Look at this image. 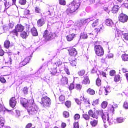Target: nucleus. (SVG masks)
Masks as SVG:
<instances>
[{
    "instance_id": "f257e3e1",
    "label": "nucleus",
    "mask_w": 128,
    "mask_h": 128,
    "mask_svg": "<svg viewBox=\"0 0 128 128\" xmlns=\"http://www.w3.org/2000/svg\"><path fill=\"white\" fill-rule=\"evenodd\" d=\"M80 4L78 0H75L70 2L68 5L66 12L68 14L72 13L77 10L79 7Z\"/></svg>"
},
{
    "instance_id": "f03ea898",
    "label": "nucleus",
    "mask_w": 128,
    "mask_h": 128,
    "mask_svg": "<svg viewBox=\"0 0 128 128\" xmlns=\"http://www.w3.org/2000/svg\"><path fill=\"white\" fill-rule=\"evenodd\" d=\"M56 36L55 34L52 32H49L47 30H46L43 34V37L46 41L54 39Z\"/></svg>"
},
{
    "instance_id": "7ed1b4c3",
    "label": "nucleus",
    "mask_w": 128,
    "mask_h": 128,
    "mask_svg": "<svg viewBox=\"0 0 128 128\" xmlns=\"http://www.w3.org/2000/svg\"><path fill=\"white\" fill-rule=\"evenodd\" d=\"M27 111L30 115H34L36 113L38 110L37 106L33 105L27 108Z\"/></svg>"
},
{
    "instance_id": "20e7f679",
    "label": "nucleus",
    "mask_w": 128,
    "mask_h": 128,
    "mask_svg": "<svg viewBox=\"0 0 128 128\" xmlns=\"http://www.w3.org/2000/svg\"><path fill=\"white\" fill-rule=\"evenodd\" d=\"M94 50L96 54L98 56H102L104 54V51L100 45H95Z\"/></svg>"
},
{
    "instance_id": "39448f33",
    "label": "nucleus",
    "mask_w": 128,
    "mask_h": 128,
    "mask_svg": "<svg viewBox=\"0 0 128 128\" xmlns=\"http://www.w3.org/2000/svg\"><path fill=\"white\" fill-rule=\"evenodd\" d=\"M51 101L50 98L47 96H43L41 98V103L44 106H48L50 104Z\"/></svg>"
},
{
    "instance_id": "423d86ee",
    "label": "nucleus",
    "mask_w": 128,
    "mask_h": 128,
    "mask_svg": "<svg viewBox=\"0 0 128 128\" xmlns=\"http://www.w3.org/2000/svg\"><path fill=\"white\" fill-rule=\"evenodd\" d=\"M24 29V27L21 24H18L15 27V30L10 32V33L17 36L18 32L22 31Z\"/></svg>"
},
{
    "instance_id": "0eeeda50",
    "label": "nucleus",
    "mask_w": 128,
    "mask_h": 128,
    "mask_svg": "<svg viewBox=\"0 0 128 128\" xmlns=\"http://www.w3.org/2000/svg\"><path fill=\"white\" fill-rule=\"evenodd\" d=\"M99 113L102 116L104 123H105L106 121L109 122V117L108 114L107 112H103L102 110H101L99 112Z\"/></svg>"
},
{
    "instance_id": "6e6552de",
    "label": "nucleus",
    "mask_w": 128,
    "mask_h": 128,
    "mask_svg": "<svg viewBox=\"0 0 128 128\" xmlns=\"http://www.w3.org/2000/svg\"><path fill=\"white\" fill-rule=\"evenodd\" d=\"M92 20V18H88L86 19H82L81 20V22H79L78 24V26H81L84 24L88 23Z\"/></svg>"
},
{
    "instance_id": "1a4fd4ad",
    "label": "nucleus",
    "mask_w": 128,
    "mask_h": 128,
    "mask_svg": "<svg viewBox=\"0 0 128 128\" xmlns=\"http://www.w3.org/2000/svg\"><path fill=\"white\" fill-rule=\"evenodd\" d=\"M118 18L120 21L122 22H124L127 21L128 16L126 14L122 13L119 15Z\"/></svg>"
},
{
    "instance_id": "9d476101",
    "label": "nucleus",
    "mask_w": 128,
    "mask_h": 128,
    "mask_svg": "<svg viewBox=\"0 0 128 128\" xmlns=\"http://www.w3.org/2000/svg\"><path fill=\"white\" fill-rule=\"evenodd\" d=\"M69 54L72 56H76L77 54V52L76 49L73 48H70L68 50Z\"/></svg>"
},
{
    "instance_id": "9b49d317",
    "label": "nucleus",
    "mask_w": 128,
    "mask_h": 128,
    "mask_svg": "<svg viewBox=\"0 0 128 128\" xmlns=\"http://www.w3.org/2000/svg\"><path fill=\"white\" fill-rule=\"evenodd\" d=\"M20 103L22 106L25 108L28 107V101L25 98H21L20 100Z\"/></svg>"
},
{
    "instance_id": "f8f14e48",
    "label": "nucleus",
    "mask_w": 128,
    "mask_h": 128,
    "mask_svg": "<svg viewBox=\"0 0 128 128\" xmlns=\"http://www.w3.org/2000/svg\"><path fill=\"white\" fill-rule=\"evenodd\" d=\"M20 103L22 106L25 108L28 107V101L25 98H21L20 100Z\"/></svg>"
},
{
    "instance_id": "ddd939ff",
    "label": "nucleus",
    "mask_w": 128,
    "mask_h": 128,
    "mask_svg": "<svg viewBox=\"0 0 128 128\" xmlns=\"http://www.w3.org/2000/svg\"><path fill=\"white\" fill-rule=\"evenodd\" d=\"M45 22L44 18H42L37 21V25L39 27H41L45 24Z\"/></svg>"
},
{
    "instance_id": "4468645a",
    "label": "nucleus",
    "mask_w": 128,
    "mask_h": 128,
    "mask_svg": "<svg viewBox=\"0 0 128 128\" xmlns=\"http://www.w3.org/2000/svg\"><path fill=\"white\" fill-rule=\"evenodd\" d=\"M16 103L15 97L11 98L10 100V104L12 108H14L16 106Z\"/></svg>"
},
{
    "instance_id": "2eb2a0df",
    "label": "nucleus",
    "mask_w": 128,
    "mask_h": 128,
    "mask_svg": "<svg viewBox=\"0 0 128 128\" xmlns=\"http://www.w3.org/2000/svg\"><path fill=\"white\" fill-rule=\"evenodd\" d=\"M106 24L108 26L112 27L114 26V24L112 20L110 19H106L105 21Z\"/></svg>"
},
{
    "instance_id": "dca6fc26",
    "label": "nucleus",
    "mask_w": 128,
    "mask_h": 128,
    "mask_svg": "<svg viewBox=\"0 0 128 128\" xmlns=\"http://www.w3.org/2000/svg\"><path fill=\"white\" fill-rule=\"evenodd\" d=\"M31 58V56L26 57L24 59L22 62V64L23 66H24L28 63Z\"/></svg>"
},
{
    "instance_id": "f3484780",
    "label": "nucleus",
    "mask_w": 128,
    "mask_h": 128,
    "mask_svg": "<svg viewBox=\"0 0 128 128\" xmlns=\"http://www.w3.org/2000/svg\"><path fill=\"white\" fill-rule=\"evenodd\" d=\"M75 36V34H72L67 36L66 38L68 41H70L72 40Z\"/></svg>"
},
{
    "instance_id": "a211bd4d",
    "label": "nucleus",
    "mask_w": 128,
    "mask_h": 128,
    "mask_svg": "<svg viewBox=\"0 0 128 128\" xmlns=\"http://www.w3.org/2000/svg\"><path fill=\"white\" fill-rule=\"evenodd\" d=\"M119 8L120 7L118 5H114L112 8V12L114 13H116L118 11Z\"/></svg>"
},
{
    "instance_id": "6ab92c4d",
    "label": "nucleus",
    "mask_w": 128,
    "mask_h": 128,
    "mask_svg": "<svg viewBox=\"0 0 128 128\" xmlns=\"http://www.w3.org/2000/svg\"><path fill=\"white\" fill-rule=\"evenodd\" d=\"M53 66L54 67L52 68V71L51 73L52 75H56L57 72V71L56 70L57 65L56 63H54L53 65Z\"/></svg>"
},
{
    "instance_id": "aec40b11",
    "label": "nucleus",
    "mask_w": 128,
    "mask_h": 128,
    "mask_svg": "<svg viewBox=\"0 0 128 128\" xmlns=\"http://www.w3.org/2000/svg\"><path fill=\"white\" fill-rule=\"evenodd\" d=\"M4 45L5 48H8L9 47H11L12 44H10L9 41L6 40L4 42Z\"/></svg>"
},
{
    "instance_id": "412c9836",
    "label": "nucleus",
    "mask_w": 128,
    "mask_h": 128,
    "mask_svg": "<svg viewBox=\"0 0 128 128\" xmlns=\"http://www.w3.org/2000/svg\"><path fill=\"white\" fill-rule=\"evenodd\" d=\"M32 34L34 36H36L38 35V33L36 29L34 27H33L31 29Z\"/></svg>"
},
{
    "instance_id": "4be33fe9",
    "label": "nucleus",
    "mask_w": 128,
    "mask_h": 128,
    "mask_svg": "<svg viewBox=\"0 0 128 128\" xmlns=\"http://www.w3.org/2000/svg\"><path fill=\"white\" fill-rule=\"evenodd\" d=\"M122 60L124 61H128V54H125L121 56Z\"/></svg>"
},
{
    "instance_id": "5701e85b",
    "label": "nucleus",
    "mask_w": 128,
    "mask_h": 128,
    "mask_svg": "<svg viewBox=\"0 0 128 128\" xmlns=\"http://www.w3.org/2000/svg\"><path fill=\"white\" fill-rule=\"evenodd\" d=\"M61 81L63 84H67L68 82V79L66 77H63L61 79Z\"/></svg>"
},
{
    "instance_id": "b1692460",
    "label": "nucleus",
    "mask_w": 128,
    "mask_h": 128,
    "mask_svg": "<svg viewBox=\"0 0 128 128\" xmlns=\"http://www.w3.org/2000/svg\"><path fill=\"white\" fill-rule=\"evenodd\" d=\"M76 59H73L72 60V59H70L69 61L70 62V63L71 64V65L72 66H76Z\"/></svg>"
},
{
    "instance_id": "393cba45",
    "label": "nucleus",
    "mask_w": 128,
    "mask_h": 128,
    "mask_svg": "<svg viewBox=\"0 0 128 128\" xmlns=\"http://www.w3.org/2000/svg\"><path fill=\"white\" fill-rule=\"evenodd\" d=\"M87 93L91 95L94 94L95 93V92L94 90L90 88H88L87 90Z\"/></svg>"
},
{
    "instance_id": "a878e982",
    "label": "nucleus",
    "mask_w": 128,
    "mask_h": 128,
    "mask_svg": "<svg viewBox=\"0 0 128 128\" xmlns=\"http://www.w3.org/2000/svg\"><path fill=\"white\" fill-rule=\"evenodd\" d=\"M83 83L84 84H87L90 83V80L88 76L84 77L83 81Z\"/></svg>"
},
{
    "instance_id": "bb28decb",
    "label": "nucleus",
    "mask_w": 128,
    "mask_h": 128,
    "mask_svg": "<svg viewBox=\"0 0 128 128\" xmlns=\"http://www.w3.org/2000/svg\"><path fill=\"white\" fill-rule=\"evenodd\" d=\"M29 34V33L28 32H24L21 34V36L22 38H25L28 36Z\"/></svg>"
},
{
    "instance_id": "cd10ccee",
    "label": "nucleus",
    "mask_w": 128,
    "mask_h": 128,
    "mask_svg": "<svg viewBox=\"0 0 128 128\" xmlns=\"http://www.w3.org/2000/svg\"><path fill=\"white\" fill-rule=\"evenodd\" d=\"M88 38V36L86 33L83 32L81 34L80 38V39H86Z\"/></svg>"
},
{
    "instance_id": "c85d7f7f",
    "label": "nucleus",
    "mask_w": 128,
    "mask_h": 128,
    "mask_svg": "<svg viewBox=\"0 0 128 128\" xmlns=\"http://www.w3.org/2000/svg\"><path fill=\"white\" fill-rule=\"evenodd\" d=\"M121 33L123 35V38L125 40H128V34L124 33L123 31H121Z\"/></svg>"
},
{
    "instance_id": "c756f323",
    "label": "nucleus",
    "mask_w": 128,
    "mask_h": 128,
    "mask_svg": "<svg viewBox=\"0 0 128 128\" xmlns=\"http://www.w3.org/2000/svg\"><path fill=\"white\" fill-rule=\"evenodd\" d=\"M98 19H96V20H94L93 22L92 23V27H94L97 26L98 24Z\"/></svg>"
},
{
    "instance_id": "7c9ffc66",
    "label": "nucleus",
    "mask_w": 128,
    "mask_h": 128,
    "mask_svg": "<svg viewBox=\"0 0 128 128\" xmlns=\"http://www.w3.org/2000/svg\"><path fill=\"white\" fill-rule=\"evenodd\" d=\"M90 123L92 126H95L97 124L98 120H94L91 121Z\"/></svg>"
},
{
    "instance_id": "2f4dec72",
    "label": "nucleus",
    "mask_w": 128,
    "mask_h": 128,
    "mask_svg": "<svg viewBox=\"0 0 128 128\" xmlns=\"http://www.w3.org/2000/svg\"><path fill=\"white\" fill-rule=\"evenodd\" d=\"M108 103L106 101L103 102L101 106L103 108H104L107 106Z\"/></svg>"
},
{
    "instance_id": "473e14b6",
    "label": "nucleus",
    "mask_w": 128,
    "mask_h": 128,
    "mask_svg": "<svg viewBox=\"0 0 128 128\" xmlns=\"http://www.w3.org/2000/svg\"><path fill=\"white\" fill-rule=\"evenodd\" d=\"M2 118L0 117V128H2L4 125V120Z\"/></svg>"
},
{
    "instance_id": "72a5a7b5",
    "label": "nucleus",
    "mask_w": 128,
    "mask_h": 128,
    "mask_svg": "<svg viewBox=\"0 0 128 128\" xmlns=\"http://www.w3.org/2000/svg\"><path fill=\"white\" fill-rule=\"evenodd\" d=\"M120 77L118 75H116L114 79V81L116 82H117L120 80Z\"/></svg>"
},
{
    "instance_id": "f704fd0d",
    "label": "nucleus",
    "mask_w": 128,
    "mask_h": 128,
    "mask_svg": "<svg viewBox=\"0 0 128 128\" xmlns=\"http://www.w3.org/2000/svg\"><path fill=\"white\" fill-rule=\"evenodd\" d=\"M83 117L86 120H89L90 118V117L88 115L86 114H84L82 115Z\"/></svg>"
},
{
    "instance_id": "c9c22d12",
    "label": "nucleus",
    "mask_w": 128,
    "mask_h": 128,
    "mask_svg": "<svg viewBox=\"0 0 128 128\" xmlns=\"http://www.w3.org/2000/svg\"><path fill=\"white\" fill-rule=\"evenodd\" d=\"M33 102L34 101L32 99H31L28 101V107L32 106L33 105H34V104H33Z\"/></svg>"
},
{
    "instance_id": "e433bc0d",
    "label": "nucleus",
    "mask_w": 128,
    "mask_h": 128,
    "mask_svg": "<svg viewBox=\"0 0 128 128\" xmlns=\"http://www.w3.org/2000/svg\"><path fill=\"white\" fill-rule=\"evenodd\" d=\"M124 119L122 118H118L116 119L117 122L119 123L122 122H123Z\"/></svg>"
},
{
    "instance_id": "4c0bfd02",
    "label": "nucleus",
    "mask_w": 128,
    "mask_h": 128,
    "mask_svg": "<svg viewBox=\"0 0 128 128\" xmlns=\"http://www.w3.org/2000/svg\"><path fill=\"white\" fill-rule=\"evenodd\" d=\"M85 73V71L84 70H82L78 72V75L80 76H83Z\"/></svg>"
},
{
    "instance_id": "58836bf2",
    "label": "nucleus",
    "mask_w": 128,
    "mask_h": 128,
    "mask_svg": "<svg viewBox=\"0 0 128 128\" xmlns=\"http://www.w3.org/2000/svg\"><path fill=\"white\" fill-rule=\"evenodd\" d=\"M101 80L98 78L96 80V85L98 86H100L101 84Z\"/></svg>"
},
{
    "instance_id": "ea45409f",
    "label": "nucleus",
    "mask_w": 128,
    "mask_h": 128,
    "mask_svg": "<svg viewBox=\"0 0 128 128\" xmlns=\"http://www.w3.org/2000/svg\"><path fill=\"white\" fill-rule=\"evenodd\" d=\"M28 88L26 87H24L23 89L24 93L25 94H27L28 93Z\"/></svg>"
},
{
    "instance_id": "a19ab883",
    "label": "nucleus",
    "mask_w": 128,
    "mask_h": 128,
    "mask_svg": "<svg viewBox=\"0 0 128 128\" xmlns=\"http://www.w3.org/2000/svg\"><path fill=\"white\" fill-rule=\"evenodd\" d=\"M59 4L62 5H65L66 4V2L64 0H59Z\"/></svg>"
},
{
    "instance_id": "79ce46f5",
    "label": "nucleus",
    "mask_w": 128,
    "mask_h": 128,
    "mask_svg": "<svg viewBox=\"0 0 128 128\" xmlns=\"http://www.w3.org/2000/svg\"><path fill=\"white\" fill-rule=\"evenodd\" d=\"M15 112L16 113V117L18 118L19 117L20 115V111L18 110H15Z\"/></svg>"
},
{
    "instance_id": "37998d69",
    "label": "nucleus",
    "mask_w": 128,
    "mask_h": 128,
    "mask_svg": "<svg viewBox=\"0 0 128 128\" xmlns=\"http://www.w3.org/2000/svg\"><path fill=\"white\" fill-rule=\"evenodd\" d=\"M115 73L116 72L114 70H111L110 72V76H113L115 74Z\"/></svg>"
},
{
    "instance_id": "c03bdc74",
    "label": "nucleus",
    "mask_w": 128,
    "mask_h": 128,
    "mask_svg": "<svg viewBox=\"0 0 128 128\" xmlns=\"http://www.w3.org/2000/svg\"><path fill=\"white\" fill-rule=\"evenodd\" d=\"M65 104L68 108H69L71 105V102L70 101H66L65 103Z\"/></svg>"
},
{
    "instance_id": "a18cd8bd",
    "label": "nucleus",
    "mask_w": 128,
    "mask_h": 128,
    "mask_svg": "<svg viewBox=\"0 0 128 128\" xmlns=\"http://www.w3.org/2000/svg\"><path fill=\"white\" fill-rule=\"evenodd\" d=\"M63 115L65 118L68 117L69 116V114L68 112L66 111L64 112L63 113Z\"/></svg>"
},
{
    "instance_id": "49530a36",
    "label": "nucleus",
    "mask_w": 128,
    "mask_h": 128,
    "mask_svg": "<svg viewBox=\"0 0 128 128\" xmlns=\"http://www.w3.org/2000/svg\"><path fill=\"white\" fill-rule=\"evenodd\" d=\"M59 99L60 101H63L65 100V98L64 96L61 95L60 96Z\"/></svg>"
},
{
    "instance_id": "de8ad7c7",
    "label": "nucleus",
    "mask_w": 128,
    "mask_h": 128,
    "mask_svg": "<svg viewBox=\"0 0 128 128\" xmlns=\"http://www.w3.org/2000/svg\"><path fill=\"white\" fill-rule=\"evenodd\" d=\"M19 3L22 5H24L26 4V0H20Z\"/></svg>"
},
{
    "instance_id": "09e8293b",
    "label": "nucleus",
    "mask_w": 128,
    "mask_h": 128,
    "mask_svg": "<svg viewBox=\"0 0 128 128\" xmlns=\"http://www.w3.org/2000/svg\"><path fill=\"white\" fill-rule=\"evenodd\" d=\"M36 12L38 13H40L41 12V10L39 7H37L35 8Z\"/></svg>"
},
{
    "instance_id": "8fccbe9b",
    "label": "nucleus",
    "mask_w": 128,
    "mask_h": 128,
    "mask_svg": "<svg viewBox=\"0 0 128 128\" xmlns=\"http://www.w3.org/2000/svg\"><path fill=\"white\" fill-rule=\"evenodd\" d=\"M9 28H12L14 26V23L13 22H11L9 23L8 24Z\"/></svg>"
},
{
    "instance_id": "3c124183",
    "label": "nucleus",
    "mask_w": 128,
    "mask_h": 128,
    "mask_svg": "<svg viewBox=\"0 0 128 128\" xmlns=\"http://www.w3.org/2000/svg\"><path fill=\"white\" fill-rule=\"evenodd\" d=\"M108 110H110V111L113 113L114 111V108L113 106H110V107L108 108Z\"/></svg>"
},
{
    "instance_id": "603ef678",
    "label": "nucleus",
    "mask_w": 128,
    "mask_h": 128,
    "mask_svg": "<svg viewBox=\"0 0 128 128\" xmlns=\"http://www.w3.org/2000/svg\"><path fill=\"white\" fill-rule=\"evenodd\" d=\"M123 106L125 109H128V103L127 102H124V104Z\"/></svg>"
},
{
    "instance_id": "864d4df0",
    "label": "nucleus",
    "mask_w": 128,
    "mask_h": 128,
    "mask_svg": "<svg viewBox=\"0 0 128 128\" xmlns=\"http://www.w3.org/2000/svg\"><path fill=\"white\" fill-rule=\"evenodd\" d=\"M82 87V86H81L80 84H76V88L77 90H80L81 89Z\"/></svg>"
},
{
    "instance_id": "5fc2aeb1",
    "label": "nucleus",
    "mask_w": 128,
    "mask_h": 128,
    "mask_svg": "<svg viewBox=\"0 0 128 128\" xmlns=\"http://www.w3.org/2000/svg\"><path fill=\"white\" fill-rule=\"evenodd\" d=\"M80 118V116L78 114H75L74 116V118L75 120H76L79 119Z\"/></svg>"
},
{
    "instance_id": "6e6d98bb",
    "label": "nucleus",
    "mask_w": 128,
    "mask_h": 128,
    "mask_svg": "<svg viewBox=\"0 0 128 128\" xmlns=\"http://www.w3.org/2000/svg\"><path fill=\"white\" fill-rule=\"evenodd\" d=\"M64 70L66 73L68 75L70 74V72L69 71L68 69L66 67H65L64 68Z\"/></svg>"
},
{
    "instance_id": "4d7b16f0",
    "label": "nucleus",
    "mask_w": 128,
    "mask_h": 128,
    "mask_svg": "<svg viewBox=\"0 0 128 128\" xmlns=\"http://www.w3.org/2000/svg\"><path fill=\"white\" fill-rule=\"evenodd\" d=\"M105 91L106 92V94H105V95H106L107 94V93L108 92H110V88L109 87H107L106 88H105Z\"/></svg>"
},
{
    "instance_id": "13d9d810",
    "label": "nucleus",
    "mask_w": 128,
    "mask_h": 128,
    "mask_svg": "<svg viewBox=\"0 0 128 128\" xmlns=\"http://www.w3.org/2000/svg\"><path fill=\"white\" fill-rule=\"evenodd\" d=\"M0 81L2 83H4L6 82V80L3 77L0 78Z\"/></svg>"
},
{
    "instance_id": "bf43d9fd",
    "label": "nucleus",
    "mask_w": 128,
    "mask_h": 128,
    "mask_svg": "<svg viewBox=\"0 0 128 128\" xmlns=\"http://www.w3.org/2000/svg\"><path fill=\"white\" fill-rule=\"evenodd\" d=\"M4 109V106L0 103V112L2 111L3 110L4 111H5Z\"/></svg>"
},
{
    "instance_id": "052dcab7",
    "label": "nucleus",
    "mask_w": 128,
    "mask_h": 128,
    "mask_svg": "<svg viewBox=\"0 0 128 128\" xmlns=\"http://www.w3.org/2000/svg\"><path fill=\"white\" fill-rule=\"evenodd\" d=\"M74 87V86L72 83H71L69 87V90H70L73 89Z\"/></svg>"
},
{
    "instance_id": "680f3d73",
    "label": "nucleus",
    "mask_w": 128,
    "mask_h": 128,
    "mask_svg": "<svg viewBox=\"0 0 128 128\" xmlns=\"http://www.w3.org/2000/svg\"><path fill=\"white\" fill-rule=\"evenodd\" d=\"M4 4L5 7L9 6H10V5L9 4V3H8L6 0H4Z\"/></svg>"
},
{
    "instance_id": "e2e57ef3",
    "label": "nucleus",
    "mask_w": 128,
    "mask_h": 128,
    "mask_svg": "<svg viewBox=\"0 0 128 128\" xmlns=\"http://www.w3.org/2000/svg\"><path fill=\"white\" fill-rule=\"evenodd\" d=\"M91 116L94 118H96V119L98 117L97 114L95 113H93Z\"/></svg>"
},
{
    "instance_id": "0e129e2a",
    "label": "nucleus",
    "mask_w": 128,
    "mask_h": 128,
    "mask_svg": "<svg viewBox=\"0 0 128 128\" xmlns=\"http://www.w3.org/2000/svg\"><path fill=\"white\" fill-rule=\"evenodd\" d=\"M98 104V100L97 99L93 102L92 104L94 106L95 105Z\"/></svg>"
},
{
    "instance_id": "69168bd1",
    "label": "nucleus",
    "mask_w": 128,
    "mask_h": 128,
    "mask_svg": "<svg viewBox=\"0 0 128 128\" xmlns=\"http://www.w3.org/2000/svg\"><path fill=\"white\" fill-rule=\"evenodd\" d=\"M74 128H78V122H75L74 123Z\"/></svg>"
},
{
    "instance_id": "338daca9",
    "label": "nucleus",
    "mask_w": 128,
    "mask_h": 128,
    "mask_svg": "<svg viewBox=\"0 0 128 128\" xmlns=\"http://www.w3.org/2000/svg\"><path fill=\"white\" fill-rule=\"evenodd\" d=\"M113 56V54H112L110 53L106 57L108 58H112Z\"/></svg>"
},
{
    "instance_id": "774afa93",
    "label": "nucleus",
    "mask_w": 128,
    "mask_h": 128,
    "mask_svg": "<svg viewBox=\"0 0 128 128\" xmlns=\"http://www.w3.org/2000/svg\"><path fill=\"white\" fill-rule=\"evenodd\" d=\"M75 99L76 102L77 103V104L78 105H80V104L81 103L80 100H79L77 99Z\"/></svg>"
}]
</instances>
